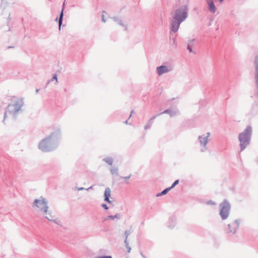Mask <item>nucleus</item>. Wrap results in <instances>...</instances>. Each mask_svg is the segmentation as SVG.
I'll use <instances>...</instances> for the list:
<instances>
[{
	"label": "nucleus",
	"instance_id": "nucleus-1",
	"mask_svg": "<svg viewBox=\"0 0 258 258\" xmlns=\"http://www.w3.org/2000/svg\"><path fill=\"white\" fill-rule=\"evenodd\" d=\"M34 205L40 212L44 214L47 219L52 221H55V215L51 210H48L47 202L45 199L40 198L39 199L35 200Z\"/></svg>",
	"mask_w": 258,
	"mask_h": 258
},
{
	"label": "nucleus",
	"instance_id": "nucleus-2",
	"mask_svg": "<svg viewBox=\"0 0 258 258\" xmlns=\"http://www.w3.org/2000/svg\"><path fill=\"white\" fill-rule=\"evenodd\" d=\"M251 133V128L247 126L243 132L239 135V140L240 142L241 150H244L249 143Z\"/></svg>",
	"mask_w": 258,
	"mask_h": 258
},
{
	"label": "nucleus",
	"instance_id": "nucleus-3",
	"mask_svg": "<svg viewBox=\"0 0 258 258\" xmlns=\"http://www.w3.org/2000/svg\"><path fill=\"white\" fill-rule=\"evenodd\" d=\"M187 9L186 7H182L178 9H177L175 12V15L173 19L175 20H179L183 21L187 17Z\"/></svg>",
	"mask_w": 258,
	"mask_h": 258
},
{
	"label": "nucleus",
	"instance_id": "nucleus-4",
	"mask_svg": "<svg viewBox=\"0 0 258 258\" xmlns=\"http://www.w3.org/2000/svg\"><path fill=\"white\" fill-rule=\"evenodd\" d=\"M221 210L220 215L223 219L227 218L229 215V211L230 209V206L227 202L224 201L220 205Z\"/></svg>",
	"mask_w": 258,
	"mask_h": 258
},
{
	"label": "nucleus",
	"instance_id": "nucleus-5",
	"mask_svg": "<svg viewBox=\"0 0 258 258\" xmlns=\"http://www.w3.org/2000/svg\"><path fill=\"white\" fill-rule=\"evenodd\" d=\"M51 144V138L50 137L42 140L39 145V148L43 152L49 151L50 146Z\"/></svg>",
	"mask_w": 258,
	"mask_h": 258
},
{
	"label": "nucleus",
	"instance_id": "nucleus-6",
	"mask_svg": "<svg viewBox=\"0 0 258 258\" xmlns=\"http://www.w3.org/2000/svg\"><path fill=\"white\" fill-rule=\"evenodd\" d=\"M239 223L237 221H233L231 222L228 225V232L234 233L236 232V230L238 228Z\"/></svg>",
	"mask_w": 258,
	"mask_h": 258
},
{
	"label": "nucleus",
	"instance_id": "nucleus-7",
	"mask_svg": "<svg viewBox=\"0 0 258 258\" xmlns=\"http://www.w3.org/2000/svg\"><path fill=\"white\" fill-rule=\"evenodd\" d=\"M181 22L182 21H180L178 20H174V19H173V21L171 23V30L174 32H177L179 28V25Z\"/></svg>",
	"mask_w": 258,
	"mask_h": 258
},
{
	"label": "nucleus",
	"instance_id": "nucleus-8",
	"mask_svg": "<svg viewBox=\"0 0 258 258\" xmlns=\"http://www.w3.org/2000/svg\"><path fill=\"white\" fill-rule=\"evenodd\" d=\"M157 71L159 75H161L165 73H167L170 71L168 68L165 66H161L157 68Z\"/></svg>",
	"mask_w": 258,
	"mask_h": 258
},
{
	"label": "nucleus",
	"instance_id": "nucleus-9",
	"mask_svg": "<svg viewBox=\"0 0 258 258\" xmlns=\"http://www.w3.org/2000/svg\"><path fill=\"white\" fill-rule=\"evenodd\" d=\"M111 195V190L109 188L107 187L105 189L104 192V197L105 201L108 202V203H111V201L109 200V198Z\"/></svg>",
	"mask_w": 258,
	"mask_h": 258
},
{
	"label": "nucleus",
	"instance_id": "nucleus-10",
	"mask_svg": "<svg viewBox=\"0 0 258 258\" xmlns=\"http://www.w3.org/2000/svg\"><path fill=\"white\" fill-rule=\"evenodd\" d=\"M207 2L209 5V9L212 13H215L216 11V8L214 3L212 1L207 0Z\"/></svg>",
	"mask_w": 258,
	"mask_h": 258
},
{
	"label": "nucleus",
	"instance_id": "nucleus-11",
	"mask_svg": "<svg viewBox=\"0 0 258 258\" xmlns=\"http://www.w3.org/2000/svg\"><path fill=\"white\" fill-rule=\"evenodd\" d=\"M199 141L202 145L205 146L208 142V137H200L199 138Z\"/></svg>",
	"mask_w": 258,
	"mask_h": 258
},
{
	"label": "nucleus",
	"instance_id": "nucleus-12",
	"mask_svg": "<svg viewBox=\"0 0 258 258\" xmlns=\"http://www.w3.org/2000/svg\"><path fill=\"white\" fill-rule=\"evenodd\" d=\"M120 216L118 214H116L115 216H109L106 218L107 220H114L115 218H119Z\"/></svg>",
	"mask_w": 258,
	"mask_h": 258
},
{
	"label": "nucleus",
	"instance_id": "nucleus-13",
	"mask_svg": "<svg viewBox=\"0 0 258 258\" xmlns=\"http://www.w3.org/2000/svg\"><path fill=\"white\" fill-rule=\"evenodd\" d=\"M62 17H63V9L61 11V14L60 15V18H59V28L60 27V26H61V23H62Z\"/></svg>",
	"mask_w": 258,
	"mask_h": 258
},
{
	"label": "nucleus",
	"instance_id": "nucleus-14",
	"mask_svg": "<svg viewBox=\"0 0 258 258\" xmlns=\"http://www.w3.org/2000/svg\"><path fill=\"white\" fill-rule=\"evenodd\" d=\"M171 188L169 187L165 189H164L163 191H162V192L160 194V195H163L166 194L168 191H169Z\"/></svg>",
	"mask_w": 258,
	"mask_h": 258
},
{
	"label": "nucleus",
	"instance_id": "nucleus-15",
	"mask_svg": "<svg viewBox=\"0 0 258 258\" xmlns=\"http://www.w3.org/2000/svg\"><path fill=\"white\" fill-rule=\"evenodd\" d=\"M179 183V180H175L172 185L170 187L171 189L173 188L176 184H177Z\"/></svg>",
	"mask_w": 258,
	"mask_h": 258
},
{
	"label": "nucleus",
	"instance_id": "nucleus-16",
	"mask_svg": "<svg viewBox=\"0 0 258 258\" xmlns=\"http://www.w3.org/2000/svg\"><path fill=\"white\" fill-rule=\"evenodd\" d=\"M131 174H130L127 176H126L122 177H121V178H122V179H128L129 178H131Z\"/></svg>",
	"mask_w": 258,
	"mask_h": 258
},
{
	"label": "nucleus",
	"instance_id": "nucleus-17",
	"mask_svg": "<svg viewBox=\"0 0 258 258\" xmlns=\"http://www.w3.org/2000/svg\"><path fill=\"white\" fill-rule=\"evenodd\" d=\"M96 258H112V257L111 256H103L97 257Z\"/></svg>",
	"mask_w": 258,
	"mask_h": 258
},
{
	"label": "nucleus",
	"instance_id": "nucleus-18",
	"mask_svg": "<svg viewBox=\"0 0 258 258\" xmlns=\"http://www.w3.org/2000/svg\"><path fill=\"white\" fill-rule=\"evenodd\" d=\"M102 207L103 208H104L105 210L108 209V207H107V205H105V204H102Z\"/></svg>",
	"mask_w": 258,
	"mask_h": 258
},
{
	"label": "nucleus",
	"instance_id": "nucleus-19",
	"mask_svg": "<svg viewBox=\"0 0 258 258\" xmlns=\"http://www.w3.org/2000/svg\"><path fill=\"white\" fill-rule=\"evenodd\" d=\"M126 248H127V252H130L131 250V248L130 247H128V246H126Z\"/></svg>",
	"mask_w": 258,
	"mask_h": 258
},
{
	"label": "nucleus",
	"instance_id": "nucleus-20",
	"mask_svg": "<svg viewBox=\"0 0 258 258\" xmlns=\"http://www.w3.org/2000/svg\"><path fill=\"white\" fill-rule=\"evenodd\" d=\"M171 112L170 110H166L164 111V113H169Z\"/></svg>",
	"mask_w": 258,
	"mask_h": 258
},
{
	"label": "nucleus",
	"instance_id": "nucleus-21",
	"mask_svg": "<svg viewBox=\"0 0 258 258\" xmlns=\"http://www.w3.org/2000/svg\"><path fill=\"white\" fill-rule=\"evenodd\" d=\"M53 79H55L57 81V76L56 75L54 76Z\"/></svg>",
	"mask_w": 258,
	"mask_h": 258
},
{
	"label": "nucleus",
	"instance_id": "nucleus-22",
	"mask_svg": "<svg viewBox=\"0 0 258 258\" xmlns=\"http://www.w3.org/2000/svg\"><path fill=\"white\" fill-rule=\"evenodd\" d=\"M102 21H103V22H105V20H104V16H103V15L102 16Z\"/></svg>",
	"mask_w": 258,
	"mask_h": 258
},
{
	"label": "nucleus",
	"instance_id": "nucleus-23",
	"mask_svg": "<svg viewBox=\"0 0 258 258\" xmlns=\"http://www.w3.org/2000/svg\"><path fill=\"white\" fill-rule=\"evenodd\" d=\"M187 48H188V49L189 50V51L190 52H191L192 50H191V48H190L189 47H187Z\"/></svg>",
	"mask_w": 258,
	"mask_h": 258
},
{
	"label": "nucleus",
	"instance_id": "nucleus-24",
	"mask_svg": "<svg viewBox=\"0 0 258 258\" xmlns=\"http://www.w3.org/2000/svg\"><path fill=\"white\" fill-rule=\"evenodd\" d=\"M108 163L111 164V161H108Z\"/></svg>",
	"mask_w": 258,
	"mask_h": 258
},
{
	"label": "nucleus",
	"instance_id": "nucleus-25",
	"mask_svg": "<svg viewBox=\"0 0 258 258\" xmlns=\"http://www.w3.org/2000/svg\"><path fill=\"white\" fill-rule=\"evenodd\" d=\"M220 2H222L223 0H219Z\"/></svg>",
	"mask_w": 258,
	"mask_h": 258
}]
</instances>
